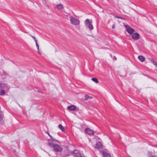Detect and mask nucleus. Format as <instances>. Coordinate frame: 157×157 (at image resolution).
<instances>
[{
	"mask_svg": "<svg viewBox=\"0 0 157 157\" xmlns=\"http://www.w3.org/2000/svg\"><path fill=\"white\" fill-rule=\"evenodd\" d=\"M48 144L51 147H52L56 152H61L63 150V148L60 145L57 144H53L50 140H48Z\"/></svg>",
	"mask_w": 157,
	"mask_h": 157,
	"instance_id": "obj_1",
	"label": "nucleus"
},
{
	"mask_svg": "<svg viewBox=\"0 0 157 157\" xmlns=\"http://www.w3.org/2000/svg\"><path fill=\"white\" fill-rule=\"evenodd\" d=\"M70 18L71 22L72 24L75 25H79V21L77 19L74 17L72 16H70Z\"/></svg>",
	"mask_w": 157,
	"mask_h": 157,
	"instance_id": "obj_2",
	"label": "nucleus"
},
{
	"mask_svg": "<svg viewBox=\"0 0 157 157\" xmlns=\"http://www.w3.org/2000/svg\"><path fill=\"white\" fill-rule=\"evenodd\" d=\"M85 24L86 26L90 30H92L93 29V26L89 19H87L86 20Z\"/></svg>",
	"mask_w": 157,
	"mask_h": 157,
	"instance_id": "obj_3",
	"label": "nucleus"
},
{
	"mask_svg": "<svg viewBox=\"0 0 157 157\" xmlns=\"http://www.w3.org/2000/svg\"><path fill=\"white\" fill-rule=\"evenodd\" d=\"M70 153L73 155L75 157H85L83 156V155L79 152L77 150H74L70 152Z\"/></svg>",
	"mask_w": 157,
	"mask_h": 157,
	"instance_id": "obj_4",
	"label": "nucleus"
},
{
	"mask_svg": "<svg viewBox=\"0 0 157 157\" xmlns=\"http://www.w3.org/2000/svg\"><path fill=\"white\" fill-rule=\"evenodd\" d=\"M125 27L127 32L130 34H132L134 32V30L131 28L130 26L127 25H125Z\"/></svg>",
	"mask_w": 157,
	"mask_h": 157,
	"instance_id": "obj_5",
	"label": "nucleus"
},
{
	"mask_svg": "<svg viewBox=\"0 0 157 157\" xmlns=\"http://www.w3.org/2000/svg\"><path fill=\"white\" fill-rule=\"evenodd\" d=\"M70 154L67 148H66L64 151H62L61 155L62 156H66L69 155Z\"/></svg>",
	"mask_w": 157,
	"mask_h": 157,
	"instance_id": "obj_6",
	"label": "nucleus"
},
{
	"mask_svg": "<svg viewBox=\"0 0 157 157\" xmlns=\"http://www.w3.org/2000/svg\"><path fill=\"white\" fill-rule=\"evenodd\" d=\"M132 38L134 40H138L140 38V35L137 33H134L132 35Z\"/></svg>",
	"mask_w": 157,
	"mask_h": 157,
	"instance_id": "obj_7",
	"label": "nucleus"
},
{
	"mask_svg": "<svg viewBox=\"0 0 157 157\" xmlns=\"http://www.w3.org/2000/svg\"><path fill=\"white\" fill-rule=\"evenodd\" d=\"M86 133L90 135H93L94 131L89 128H87L85 130Z\"/></svg>",
	"mask_w": 157,
	"mask_h": 157,
	"instance_id": "obj_8",
	"label": "nucleus"
},
{
	"mask_svg": "<svg viewBox=\"0 0 157 157\" xmlns=\"http://www.w3.org/2000/svg\"><path fill=\"white\" fill-rule=\"evenodd\" d=\"M102 145L101 144V143L99 142H98L97 143L96 145H95V146L94 147L95 148L98 149H101L102 148Z\"/></svg>",
	"mask_w": 157,
	"mask_h": 157,
	"instance_id": "obj_9",
	"label": "nucleus"
},
{
	"mask_svg": "<svg viewBox=\"0 0 157 157\" xmlns=\"http://www.w3.org/2000/svg\"><path fill=\"white\" fill-rule=\"evenodd\" d=\"M76 107L73 105L69 106L67 107V109L73 111L76 109Z\"/></svg>",
	"mask_w": 157,
	"mask_h": 157,
	"instance_id": "obj_10",
	"label": "nucleus"
},
{
	"mask_svg": "<svg viewBox=\"0 0 157 157\" xmlns=\"http://www.w3.org/2000/svg\"><path fill=\"white\" fill-rule=\"evenodd\" d=\"M8 88V86L6 83H0V88Z\"/></svg>",
	"mask_w": 157,
	"mask_h": 157,
	"instance_id": "obj_11",
	"label": "nucleus"
},
{
	"mask_svg": "<svg viewBox=\"0 0 157 157\" xmlns=\"http://www.w3.org/2000/svg\"><path fill=\"white\" fill-rule=\"evenodd\" d=\"M102 154L105 157H110V155L107 152L105 151H102Z\"/></svg>",
	"mask_w": 157,
	"mask_h": 157,
	"instance_id": "obj_12",
	"label": "nucleus"
},
{
	"mask_svg": "<svg viewBox=\"0 0 157 157\" xmlns=\"http://www.w3.org/2000/svg\"><path fill=\"white\" fill-rule=\"evenodd\" d=\"M138 58L139 60L141 62H143L144 61L145 58L142 56H139Z\"/></svg>",
	"mask_w": 157,
	"mask_h": 157,
	"instance_id": "obj_13",
	"label": "nucleus"
},
{
	"mask_svg": "<svg viewBox=\"0 0 157 157\" xmlns=\"http://www.w3.org/2000/svg\"><path fill=\"white\" fill-rule=\"evenodd\" d=\"M3 114H0V124H3Z\"/></svg>",
	"mask_w": 157,
	"mask_h": 157,
	"instance_id": "obj_14",
	"label": "nucleus"
},
{
	"mask_svg": "<svg viewBox=\"0 0 157 157\" xmlns=\"http://www.w3.org/2000/svg\"><path fill=\"white\" fill-rule=\"evenodd\" d=\"M151 62L154 65H155L156 67L157 68V63L154 60L152 59H151L150 58H149Z\"/></svg>",
	"mask_w": 157,
	"mask_h": 157,
	"instance_id": "obj_15",
	"label": "nucleus"
},
{
	"mask_svg": "<svg viewBox=\"0 0 157 157\" xmlns=\"http://www.w3.org/2000/svg\"><path fill=\"white\" fill-rule=\"evenodd\" d=\"M63 5L61 4H59L56 6V8H57L59 10H61L63 8Z\"/></svg>",
	"mask_w": 157,
	"mask_h": 157,
	"instance_id": "obj_16",
	"label": "nucleus"
},
{
	"mask_svg": "<svg viewBox=\"0 0 157 157\" xmlns=\"http://www.w3.org/2000/svg\"><path fill=\"white\" fill-rule=\"evenodd\" d=\"M85 98L86 100H91L93 98L92 97L90 96L87 94L85 95Z\"/></svg>",
	"mask_w": 157,
	"mask_h": 157,
	"instance_id": "obj_17",
	"label": "nucleus"
},
{
	"mask_svg": "<svg viewBox=\"0 0 157 157\" xmlns=\"http://www.w3.org/2000/svg\"><path fill=\"white\" fill-rule=\"evenodd\" d=\"M59 128L63 132H64V128L63 126L61 124L59 125Z\"/></svg>",
	"mask_w": 157,
	"mask_h": 157,
	"instance_id": "obj_18",
	"label": "nucleus"
},
{
	"mask_svg": "<svg viewBox=\"0 0 157 157\" xmlns=\"http://www.w3.org/2000/svg\"><path fill=\"white\" fill-rule=\"evenodd\" d=\"M5 94V91L2 89H0V95H2Z\"/></svg>",
	"mask_w": 157,
	"mask_h": 157,
	"instance_id": "obj_19",
	"label": "nucleus"
},
{
	"mask_svg": "<svg viewBox=\"0 0 157 157\" xmlns=\"http://www.w3.org/2000/svg\"><path fill=\"white\" fill-rule=\"evenodd\" d=\"M92 80L96 83H98V79L96 78H92Z\"/></svg>",
	"mask_w": 157,
	"mask_h": 157,
	"instance_id": "obj_20",
	"label": "nucleus"
},
{
	"mask_svg": "<svg viewBox=\"0 0 157 157\" xmlns=\"http://www.w3.org/2000/svg\"><path fill=\"white\" fill-rule=\"evenodd\" d=\"M50 138H51V140L52 141H55L56 142H57V143H58L59 142L58 140H56L55 138L53 137L52 136H51V137H50Z\"/></svg>",
	"mask_w": 157,
	"mask_h": 157,
	"instance_id": "obj_21",
	"label": "nucleus"
},
{
	"mask_svg": "<svg viewBox=\"0 0 157 157\" xmlns=\"http://www.w3.org/2000/svg\"><path fill=\"white\" fill-rule=\"evenodd\" d=\"M50 138H51V140L52 141H55L56 142H57V143H58L59 142L58 140H56L55 138L53 137L52 136H51V137H50Z\"/></svg>",
	"mask_w": 157,
	"mask_h": 157,
	"instance_id": "obj_22",
	"label": "nucleus"
},
{
	"mask_svg": "<svg viewBox=\"0 0 157 157\" xmlns=\"http://www.w3.org/2000/svg\"><path fill=\"white\" fill-rule=\"evenodd\" d=\"M147 155L149 157H156L155 156H154V155H151V153L148 152L147 153Z\"/></svg>",
	"mask_w": 157,
	"mask_h": 157,
	"instance_id": "obj_23",
	"label": "nucleus"
},
{
	"mask_svg": "<svg viewBox=\"0 0 157 157\" xmlns=\"http://www.w3.org/2000/svg\"><path fill=\"white\" fill-rule=\"evenodd\" d=\"M36 46L37 48V49L38 50V53L40 54H41V53L40 52V51H39V45H38V44H37V42H36Z\"/></svg>",
	"mask_w": 157,
	"mask_h": 157,
	"instance_id": "obj_24",
	"label": "nucleus"
},
{
	"mask_svg": "<svg viewBox=\"0 0 157 157\" xmlns=\"http://www.w3.org/2000/svg\"><path fill=\"white\" fill-rule=\"evenodd\" d=\"M30 36L34 39L36 43L37 42V40L35 36H33L31 35H30Z\"/></svg>",
	"mask_w": 157,
	"mask_h": 157,
	"instance_id": "obj_25",
	"label": "nucleus"
},
{
	"mask_svg": "<svg viewBox=\"0 0 157 157\" xmlns=\"http://www.w3.org/2000/svg\"><path fill=\"white\" fill-rule=\"evenodd\" d=\"M114 17L115 18H117L121 19H124V18H122L121 17H118V16H115Z\"/></svg>",
	"mask_w": 157,
	"mask_h": 157,
	"instance_id": "obj_26",
	"label": "nucleus"
},
{
	"mask_svg": "<svg viewBox=\"0 0 157 157\" xmlns=\"http://www.w3.org/2000/svg\"><path fill=\"white\" fill-rule=\"evenodd\" d=\"M112 28L113 29H114L115 28V25L114 24H113L112 25Z\"/></svg>",
	"mask_w": 157,
	"mask_h": 157,
	"instance_id": "obj_27",
	"label": "nucleus"
},
{
	"mask_svg": "<svg viewBox=\"0 0 157 157\" xmlns=\"http://www.w3.org/2000/svg\"><path fill=\"white\" fill-rule=\"evenodd\" d=\"M3 71V73L4 74H5L6 75H8V74L6 72H5L4 71Z\"/></svg>",
	"mask_w": 157,
	"mask_h": 157,
	"instance_id": "obj_28",
	"label": "nucleus"
},
{
	"mask_svg": "<svg viewBox=\"0 0 157 157\" xmlns=\"http://www.w3.org/2000/svg\"><path fill=\"white\" fill-rule=\"evenodd\" d=\"M47 134L50 137H51V136L49 134V133H48V132H47Z\"/></svg>",
	"mask_w": 157,
	"mask_h": 157,
	"instance_id": "obj_29",
	"label": "nucleus"
},
{
	"mask_svg": "<svg viewBox=\"0 0 157 157\" xmlns=\"http://www.w3.org/2000/svg\"><path fill=\"white\" fill-rule=\"evenodd\" d=\"M113 60H116L117 59V58L115 57H114V58H113Z\"/></svg>",
	"mask_w": 157,
	"mask_h": 157,
	"instance_id": "obj_30",
	"label": "nucleus"
},
{
	"mask_svg": "<svg viewBox=\"0 0 157 157\" xmlns=\"http://www.w3.org/2000/svg\"><path fill=\"white\" fill-rule=\"evenodd\" d=\"M45 3H46V0H44Z\"/></svg>",
	"mask_w": 157,
	"mask_h": 157,
	"instance_id": "obj_31",
	"label": "nucleus"
},
{
	"mask_svg": "<svg viewBox=\"0 0 157 157\" xmlns=\"http://www.w3.org/2000/svg\"><path fill=\"white\" fill-rule=\"evenodd\" d=\"M2 113V111H0V113Z\"/></svg>",
	"mask_w": 157,
	"mask_h": 157,
	"instance_id": "obj_32",
	"label": "nucleus"
}]
</instances>
